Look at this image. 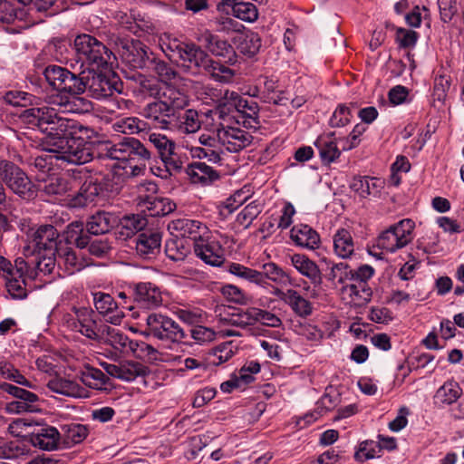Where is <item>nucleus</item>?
I'll return each instance as SVG.
<instances>
[{
    "mask_svg": "<svg viewBox=\"0 0 464 464\" xmlns=\"http://www.w3.org/2000/svg\"><path fill=\"white\" fill-rule=\"evenodd\" d=\"M24 123L38 128L46 135L41 143L49 155L38 156L34 165L43 170L47 167L46 158H54L71 164L81 165L91 161L94 155L92 145L88 142L96 136L93 129L74 119L61 117L51 107H33L21 114Z\"/></svg>",
    "mask_w": 464,
    "mask_h": 464,
    "instance_id": "1",
    "label": "nucleus"
},
{
    "mask_svg": "<svg viewBox=\"0 0 464 464\" xmlns=\"http://www.w3.org/2000/svg\"><path fill=\"white\" fill-rule=\"evenodd\" d=\"M99 153L119 161H146L150 160L151 152L140 140L124 137L112 144L109 140L98 141Z\"/></svg>",
    "mask_w": 464,
    "mask_h": 464,
    "instance_id": "2",
    "label": "nucleus"
},
{
    "mask_svg": "<svg viewBox=\"0 0 464 464\" xmlns=\"http://www.w3.org/2000/svg\"><path fill=\"white\" fill-rule=\"evenodd\" d=\"M74 48L79 59L87 63L92 69L103 68L115 59L112 52L90 34L78 35L74 40Z\"/></svg>",
    "mask_w": 464,
    "mask_h": 464,
    "instance_id": "3",
    "label": "nucleus"
},
{
    "mask_svg": "<svg viewBox=\"0 0 464 464\" xmlns=\"http://www.w3.org/2000/svg\"><path fill=\"white\" fill-rule=\"evenodd\" d=\"M144 334L168 343H180L188 336L176 321L161 313L148 314Z\"/></svg>",
    "mask_w": 464,
    "mask_h": 464,
    "instance_id": "4",
    "label": "nucleus"
},
{
    "mask_svg": "<svg viewBox=\"0 0 464 464\" xmlns=\"http://www.w3.org/2000/svg\"><path fill=\"white\" fill-rule=\"evenodd\" d=\"M27 263L17 258L14 265L4 256H0V276L5 281L6 291L13 299H24L27 296L25 276Z\"/></svg>",
    "mask_w": 464,
    "mask_h": 464,
    "instance_id": "5",
    "label": "nucleus"
},
{
    "mask_svg": "<svg viewBox=\"0 0 464 464\" xmlns=\"http://www.w3.org/2000/svg\"><path fill=\"white\" fill-rule=\"evenodd\" d=\"M93 311L87 308L75 309L73 314H65L62 318L63 326L80 333L90 340L99 342L106 324H98Z\"/></svg>",
    "mask_w": 464,
    "mask_h": 464,
    "instance_id": "6",
    "label": "nucleus"
},
{
    "mask_svg": "<svg viewBox=\"0 0 464 464\" xmlns=\"http://www.w3.org/2000/svg\"><path fill=\"white\" fill-rule=\"evenodd\" d=\"M0 179L11 191L24 199L29 200L36 196L35 185L18 166L11 161H0Z\"/></svg>",
    "mask_w": 464,
    "mask_h": 464,
    "instance_id": "7",
    "label": "nucleus"
},
{
    "mask_svg": "<svg viewBox=\"0 0 464 464\" xmlns=\"http://www.w3.org/2000/svg\"><path fill=\"white\" fill-rule=\"evenodd\" d=\"M415 223L405 218L383 231L377 238V246L387 252L394 253L413 240Z\"/></svg>",
    "mask_w": 464,
    "mask_h": 464,
    "instance_id": "8",
    "label": "nucleus"
},
{
    "mask_svg": "<svg viewBox=\"0 0 464 464\" xmlns=\"http://www.w3.org/2000/svg\"><path fill=\"white\" fill-rule=\"evenodd\" d=\"M78 82L82 88L76 94L88 92L95 99H102L112 95L116 90L115 84L104 74L97 72L95 69H88L79 73Z\"/></svg>",
    "mask_w": 464,
    "mask_h": 464,
    "instance_id": "9",
    "label": "nucleus"
},
{
    "mask_svg": "<svg viewBox=\"0 0 464 464\" xmlns=\"http://www.w3.org/2000/svg\"><path fill=\"white\" fill-rule=\"evenodd\" d=\"M116 44L122 60L132 68H147L154 54L139 40L119 38Z\"/></svg>",
    "mask_w": 464,
    "mask_h": 464,
    "instance_id": "10",
    "label": "nucleus"
},
{
    "mask_svg": "<svg viewBox=\"0 0 464 464\" xmlns=\"http://www.w3.org/2000/svg\"><path fill=\"white\" fill-rule=\"evenodd\" d=\"M175 51L182 65L195 73L200 71L206 72L212 64L209 55L195 44L178 43Z\"/></svg>",
    "mask_w": 464,
    "mask_h": 464,
    "instance_id": "11",
    "label": "nucleus"
},
{
    "mask_svg": "<svg viewBox=\"0 0 464 464\" xmlns=\"http://www.w3.org/2000/svg\"><path fill=\"white\" fill-rule=\"evenodd\" d=\"M59 233L52 225H43L37 228H30L27 232L28 246L24 251L38 253L42 250L57 251V239Z\"/></svg>",
    "mask_w": 464,
    "mask_h": 464,
    "instance_id": "12",
    "label": "nucleus"
},
{
    "mask_svg": "<svg viewBox=\"0 0 464 464\" xmlns=\"http://www.w3.org/2000/svg\"><path fill=\"white\" fill-rule=\"evenodd\" d=\"M102 334L99 342L110 344L114 349L121 352H131L136 353L137 351H147L148 354L154 353L156 350L144 342L138 343L130 340L127 335L108 324H105Z\"/></svg>",
    "mask_w": 464,
    "mask_h": 464,
    "instance_id": "13",
    "label": "nucleus"
},
{
    "mask_svg": "<svg viewBox=\"0 0 464 464\" xmlns=\"http://www.w3.org/2000/svg\"><path fill=\"white\" fill-rule=\"evenodd\" d=\"M44 75L49 85L60 92L76 94L79 88H82L81 82H78L79 74L76 75L63 67L48 65L44 70Z\"/></svg>",
    "mask_w": 464,
    "mask_h": 464,
    "instance_id": "14",
    "label": "nucleus"
},
{
    "mask_svg": "<svg viewBox=\"0 0 464 464\" xmlns=\"http://www.w3.org/2000/svg\"><path fill=\"white\" fill-rule=\"evenodd\" d=\"M194 246L195 255L206 264L219 266L225 261L224 249L220 243L208 233L202 236Z\"/></svg>",
    "mask_w": 464,
    "mask_h": 464,
    "instance_id": "15",
    "label": "nucleus"
},
{
    "mask_svg": "<svg viewBox=\"0 0 464 464\" xmlns=\"http://www.w3.org/2000/svg\"><path fill=\"white\" fill-rule=\"evenodd\" d=\"M149 142L156 149L160 158L167 167L162 178H167L169 169L178 170L181 168V163L174 159L175 142L169 139L166 135L151 132L148 135Z\"/></svg>",
    "mask_w": 464,
    "mask_h": 464,
    "instance_id": "16",
    "label": "nucleus"
},
{
    "mask_svg": "<svg viewBox=\"0 0 464 464\" xmlns=\"http://www.w3.org/2000/svg\"><path fill=\"white\" fill-rule=\"evenodd\" d=\"M218 137L220 139L223 149L234 153L246 149L253 141V136L247 130L223 124L218 128Z\"/></svg>",
    "mask_w": 464,
    "mask_h": 464,
    "instance_id": "17",
    "label": "nucleus"
},
{
    "mask_svg": "<svg viewBox=\"0 0 464 464\" xmlns=\"http://www.w3.org/2000/svg\"><path fill=\"white\" fill-rule=\"evenodd\" d=\"M170 233L179 238H189L193 240V245L202 236L208 233V227L199 220L188 218H178L172 220L169 226Z\"/></svg>",
    "mask_w": 464,
    "mask_h": 464,
    "instance_id": "18",
    "label": "nucleus"
},
{
    "mask_svg": "<svg viewBox=\"0 0 464 464\" xmlns=\"http://www.w3.org/2000/svg\"><path fill=\"white\" fill-rule=\"evenodd\" d=\"M133 299L141 307L154 309L163 304L160 288L151 282H140L132 285Z\"/></svg>",
    "mask_w": 464,
    "mask_h": 464,
    "instance_id": "19",
    "label": "nucleus"
},
{
    "mask_svg": "<svg viewBox=\"0 0 464 464\" xmlns=\"http://www.w3.org/2000/svg\"><path fill=\"white\" fill-rule=\"evenodd\" d=\"M198 146H192L190 152L194 158L207 159L212 163L222 160L223 146L218 135L216 137L203 133L198 138Z\"/></svg>",
    "mask_w": 464,
    "mask_h": 464,
    "instance_id": "20",
    "label": "nucleus"
},
{
    "mask_svg": "<svg viewBox=\"0 0 464 464\" xmlns=\"http://www.w3.org/2000/svg\"><path fill=\"white\" fill-rule=\"evenodd\" d=\"M224 99L226 102H227V110L234 108L246 119L245 123L246 122L249 125H252V123H257L259 112L257 102L253 100L243 98L237 92L229 90H226L224 92Z\"/></svg>",
    "mask_w": 464,
    "mask_h": 464,
    "instance_id": "21",
    "label": "nucleus"
},
{
    "mask_svg": "<svg viewBox=\"0 0 464 464\" xmlns=\"http://www.w3.org/2000/svg\"><path fill=\"white\" fill-rule=\"evenodd\" d=\"M101 366L107 374L124 382H132L138 377H143L148 368L140 362L126 361L119 364L102 362Z\"/></svg>",
    "mask_w": 464,
    "mask_h": 464,
    "instance_id": "22",
    "label": "nucleus"
},
{
    "mask_svg": "<svg viewBox=\"0 0 464 464\" xmlns=\"http://www.w3.org/2000/svg\"><path fill=\"white\" fill-rule=\"evenodd\" d=\"M56 260L58 266L63 267L68 275H73L92 264L89 257L69 246L57 249Z\"/></svg>",
    "mask_w": 464,
    "mask_h": 464,
    "instance_id": "23",
    "label": "nucleus"
},
{
    "mask_svg": "<svg viewBox=\"0 0 464 464\" xmlns=\"http://www.w3.org/2000/svg\"><path fill=\"white\" fill-rule=\"evenodd\" d=\"M79 95L80 94H71L70 97L66 98H53L50 107L53 108L61 117L66 119L68 118L62 115V113L72 112L82 114L91 111L92 110V102ZM44 107H49V105H44Z\"/></svg>",
    "mask_w": 464,
    "mask_h": 464,
    "instance_id": "24",
    "label": "nucleus"
},
{
    "mask_svg": "<svg viewBox=\"0 0 464 464\" xmlns=\"http://www.w3.org/2000/svg\"><path fill=\"white\" fill-rule=\"evenodd\" d=\"M47 388L53 392L66 397L80 399L89 397V392L77 381L66 377L55 376L50 379L47 382Z\"/></svg>",
    "mask_w": 464,
    "mask_h": 464,
    "instance_id": "25",
    "label": "nucleus"
},
{
    "mask_svg": "<svg viewBox=\"0 0 464 464\" xmlns=\"http://www.w3.org/2000/svg\"><path fill=\"white\" fill-rule=\"evenodd\" d=\"M200 41L212 54L223 58L226 63L233 64L237 62L234 48L227 41L221 40L208 31L202 34Z\"/></svg>",
    "mask_w": 464,
    "mask_h": 464,
    "instance_id": "26",
    "label": "nucleus"
},
{
    "mask_svg": "<svg viewBox=\"0 0 464 464\" xmlns=\"http://www.w3.org/2000/svg\"><path fill=\"white\" fill-rule=\"evenodd\" d=\"M289 258L290 264L299 274L309 279L312 285H320L322 284V273L314 261L304 254H293Z\"/></svg>",
    "mask_w": 464,
    "mask_h": 464,
    "instance_id": "27",
    "label": "nucleus"
},
{
    "mask_svg": "<svg viewBox=\"0 0 464 464\" xmlns=\"http://www.w3.org/2000/svg\"><path fill=\"white\" fill-rule=\"evenodd\" d=\"M161 236L158 232H143L135 238L137 255L143 259H152L160 251Z\"/></svg>",
    "mask_w": 464,
    "mask_h": 464,
    "instance_id": "28",
    "label": "nucleus"
},
{
    "mask_svg": "<svg viewBox=\"0 0 464 464\" xmlns=\"http://www.w3.org/2000/svg\"><path fill=\"white\" fill-rule=\"evenodd\" d=\"M93 303L96 310L101 314L108 316L107 321L109 323L114 325L121 324L123 314L116 311L118 307L117 303L111 295L102 292L94 293Z\"/></svg>",
    "mask_w": 464,
    "mask_h": 464,
    "instance_id": "29",
    "label": "nucleus"
},
{
    "mask_svg": "<svg viewBox=\"0 0 464 464\" xmlns=\"http://www.w3.org/2000/svg\"><path fill=\"white\" fill-rule=\"evenodd\" d=\"M275 295L289 305L297 315L306 317L312 314L311 303L296 290L287 289L286 291H282L277 288L275 290Z\"/></svg>",
    "mask_w": 464,
    "mask_h": 464,
    "instance_id": "30",
    "label": "nucleus"
},
{
    "mask_svg": "<svg viewBox=\"0 0 464 464\" xmlns=\"http://www.w3.org/2000/svg\"><path fill=\"white\" fill-rule=\"evenodd\" d=\"M142 117L162 130L169 129V118L172 117L160 100L147 103L140 112Z\"/></svg>",
    "mask_w": 464,
    "mask_h": 464,
    "instance_id": "31",
    "label": "nucleus"
},
{
    "mask_svg": "<svg viewBox=\"0 0 464 464\" xmlns=\"http://www.w3.org/2000/svg\"><path fill=\"white\" fill-rule=\"evenodd\" d=\"M101 186L93 179L83 182L78 192L71 196L70 206L72 208H83L93 203L101 192Z\"/></svg>",
    "mask_w": 464,
    "mask_h": 464,
    "instance_id": "32",
    "label": "nucleus"
},
{
    "mask_svg": "<svg viewBox=\"0 0 464 464\" xmlns=\"http://www.w3.org/2000/svg\"><path fill=\"white\" fill-rule=\"evenodd\" d=\"M161 102L168 107V111L172 116L183 110L188 104V96L180 90L171 85H165L160 95Z\"/></svg>",
    "mask_w": 464,
    "mask_h": 464,
    "instance_id": "33",
    "label": "nucleus"
},
{
    "mask_svg": "<svg viewBox=\"0 0 464 464\" xmlns=\"http://www.w3.org/2000/svg\"><path fill=\"white\" fill-rule=\"evenodd\" d=\"M314 146L319 151V156L324 164H331L341 155V150L337 146L334 132L319 136L314 141Z\"/></svg>",
    "mask_w": 464,
    "mask_h": 464,
    "instance_id": "34",
    "label": "nucleus"
},
{
    "mask_svg": "<svg viewBox=\"0 0 464 464\" xmlns=\"http://www.w3.org/2000/svg\"><path fill=\"white\" fill-rule=\"evenodd\" d=\"M117 223L118 218L114 214L98 211L89 218L86 229L92 235H102L108 233Z\"/></svg>",
    "mask_w": 464,
    "mask_h": 464,
    "instance_id": "35",
    "label": "nucleus"
},
{
    "mask_svg": "<svg viewBox=\"0 0 464 464\" xmlns=\"http://www.w3.org/2000/svg\"><path fill=\"white\" fill-rule=\"evenodd\" d=\"M186 173L193 184L207 186L218 179V174L203 162H194L186 169Z\"/></svg>",
    "mask_w": 464,
    "mask_h": 464,
    "instance_id": "36",
    "label": "nucleus"
},
{
    "mask_svg": "<svg viewBox=\"0 0 464 464\" xmlns=\"http://www.w3.org/2000/svg\"><path fill=\"white\" fill-rule=\"evenodd\" d=\"M382 188L383 181L377 178L354 177L350 183V188L361 198L377 197Z\"/></svg>",
    "mask_w": 464,
    "mask_h": 464,
    "instance_id": "37",
    "label": "nucleus"
},
{
    "mask_svg": "<svg viewBox=\"0 0 464 464\" xmlns=\"http://www.w3.org/2000/svg\"><path fill=\"white\" fill-rule=\"evenodd\" d=\"M291 239L298 246L316 249L320 245L318 233L307 225H297L291 229Z\"/></svg>",
    "mask_w": 464,
    "mask_h": 464,
    "instance_id": "38",
    "label": "nucleus"
},
{
    "mask_svg": "<svg viewBox=\"0 0 464 464\" xmlns=\"http://www.w3.org/2000/svg\"><path fill=\"white\" fill-rule=\"evenodd\" d=\"M334 252L343 259L350 258L354 253L355 244L351 231L338 228L333 236Z\"/></svg>",
    "mask_w": 464,
    "mask_h": 464,
    "instance_id": "39",
    "label": "nucleus"
},
{
    "mask_svg": "<svg viewBox=\"0 0 464 464\" xmlns=\"http://www.w3.org/2000/svg\"><path fill=\"white\" fill-rule=\"evenodd\" d=\"M36 193L47 197L48 200L52 198L63 196L70 189L69 182L63 178L57 176L49 177L47 179L38 181L35 187Z\"/></svg>",
    "mask_w": 464,
    "mask_h": 464,
    "instance_id": "40",
    "label": "nucleus"
},
{
    "mask_svg": "<svg viewBox=\"0 0 464 464\" xmlns=\"http://www.w3.org/2000/svg\"><path fill=\"white\" fill-rule=\"evenodd\" d=\"M60 433L56 428L45 426L32 433L31 441L42 450H52L56 449Z\"/></svg>",
    "mask_w": 464,
    "mask_h": 464,
    "instance_id": "41",
    "label": "nucleus"
},
{
    "mask_svg": "<svg viewBox=\"0 0 464 464\" xmlns=\"http://www.w3.org/2000/svg\"><path fill=\"white\" fill-rule=\"evenodd\" d=\"M148 225V220L141 215H130L123 217L118 228V238L126 240L142 230Z\"/></svg>",
    "mask_w": 464,
    "mask_h": 464,
    "instance_id": "42",
    "label": "nucleus"
},
{
    "mask_svg": "<svg viewBox=\"0 0 464 464\" xmlns=\"http://www.w3.org/2000/svg\"><path fill=\"white\" fill-rule=\"evenodd\" d=\"M80 379L87 387L98 391L105 390L109 382L108 376L100 369L85 366L80 372Z\"/></svg>",
    "mask_w": 464,
    "mask_h": 464,
    "instance_id": "43",
    "label": "nucleus"
},
{
    "mask_svg": "<svg viewBox=\"0 0 464 464\" xmlns=\"http://www.w3.org/2000/svg\"><path fill=\"white\" fill-rule=\"evenodd\" d=\"M343 292L351 298L355 305L362 306L371 301L372 292L368 285L350 282L343 286Z\"/></svg>",
    "mask_w": 464,
    "mask_h": 464,
    "instance_id": "44",
    "label": "nucleus"
},
{
    "mask_svg": "<svg viewBox=\"0 0 464 464\" xmlns=\"http://www.w3.org/2000/svg\"><path fill=\"white\" fill-rule=\"evenodd\" d=\"M461 393L462 390L456 382H445L435 393V403L440 406L452 404L460 397Z\"/></svg>",
    "mask_w": 464,
    "mask_h": 464,
    "instance_id": "45",
    "label": "nucleus"
},
{
    "mask_svg": "<svg viewBox=\"0 0 464 464\" xmlns=\"http://www.w3.org/2000/svg\"><path fill=\"white\" fill-rule=\"evenodd\" d=\"M236 350L237 346L233 342L223 343L209 352L207 357V362L208 365H220L232 358Z\"/></svg>",
    "mask_w": 464,
    "mask_h": 464,
    "instance_id": "46",
    "label": "nucleus"
},
{
    "mask_svg": "<svg viewBox=\"0 0 464 464\" xmlns=\"http://www.w3.org/2000/svg\"><path fill=\"white\" fill-rule=\"evenodd\" d=\"M165 253L173 261H182L190 253V246L185 239L174 237L166 242Z\"/></svg>",
    "mask_w": 464,
    "mask_h": 464,
    "instance_id": "47",
    "label": "nucleus"
},
{
    "mask_svg": "<svg viewBox=\"0 0 464 464\" xmlns=\"http://www.w3.org/2000/svg\"><path fill=\"white\" fill-rule=\"evenodd\" d=\"M147 127V122L138 117L121 118L112 123L115 131L128 135L138 134L144 131Z\"/></svg>",
    "mask_w": 464,
    "mask_h": 464,
    "instance_id": "48",
    "label": "nucleus"
},
{
    "mask_svg": "<svg viewBox=\"0 0 464 464\" xmlns=\"http://www.w3.org/2000/svg\"><path fill=\"white\" fill-rule=\"evenodd\" d=\"M222 320L227 322L229 324L247 330L251 334H254V307H248L241 310L238 313L232 314L228 317Z\"/></svg>",
    "mask_w": 464,
    "mask_h": 464,
    "instance_id": "49",
    "label": "nucleus"
},
{
    "mask_svg": "<svg viewBox=\"0 0 464 464\" xmlns=\"http://www.w3.org/2000/svg\"><path fill=\"white\" fill-rule=\"evenodd\" d=\"M261 47V38L254 32L242 34L237 37V49L243 54L254 56Z\"/></svg>",
    "mask_w": 464,
    "mask_h": 464,
    "instance_id": "50",
    "label": "nucleus"
},
{
    "mask_svg": "<svg viewBox=\"0 0 464 464\" xmlns=\"http://www.w3.org/2000/svg\"><path fill=\"white\" fill-rule=\"evenodd\" d=\"M226 269L230 274L241 279L258 285H263V274H260L257 270L246 267L239 263H229Z\"/></svg>",
    "mask_w": 464,
    "mask_h": 464,
    "instance_id": "51",
    "label": "nucleus"
},
{
    "mask_svg": "<svg viewBox=\"0 0 464 464\" xmlns=\"http://www.w3.org/2000/svg\"><path fill=\"white\" fill-rule=\"evenodd\" d=\"M149 62L147 69L153 71L158 75L160 82L167 83L177 77V72L172 66L157 58L154 54Z\"/></svg>",
    "mask_w": 464,
    "mask_h": 464,
    "instance_id": "52",
    "label": "nucleus"
},
{
    "mask_svg": "<svg viewBox=\"0 0 464 464\" xmlns=\"http://www.w3.org/2000/svg\"><path fill=\"white\" fill-rule=\"evenodd\" d=\"M232 14L235 17L247 23H253L258 18L257 8L250 2L239 1L232 4Z\"/></svg>",
    "mask_w": 464,
    "mask_h": 464,
    "instance_id": "53",
    "label": "nucleus"
},
{
    "mask_svg": "<svg viewBox=\"0 0 464 464\" xmlns=\"http://www.w3.org/2000/svg\"><path fill=\"white\" fill-rule=\"evenodd\" d=\"M259 273L263 274V285L266 284V279L276 284H286L290 281V276L273 262L264 264L262 271H259Z\"/></svg>",
    "mask_w": 464,
    "mask_h": 464,
    "instance_id": "54",
    "label": "nucleus"
},
{
    "mask_svg": "<svg viewBox=\"0 0 464 464\" xmlns=\"http://www.w3.org/2000/svg\"><path fill=\"white\" fill-rule=\"evenodd\" d=\"M151 216H166L173 212L176 204L167 198H152L145 204Z\"/></svg>",
    "mask_w": 464,
    "mask_h": 464,
    "instance_id": "55",
    "label": "nucleus"
},
{
    "mask_svg": "<svg viewBox=\"0 0 464 464\" xmlns=\"http://www.w3.org/2000/svg\"><path fill=\"white\" fill-rule=\"evenodd\" d=\"M67 444H78L82 442L88 435V430L82 424L70 423L61 427Z\"/></svg>",
    "mask_w": 464,
    "mask_h": 464,
    "instance_id": "56",
    "label": "nucleus"
},
{
    "mask_svg": "<svg viewBox=\"0 0 464 464\" xmlns=\"http://www.w3.org/2000/svg\"><path fill=\"white\" fill-rule=\"evenodd\" d=\"M0 375L11 382L17 384L33 388V384L28 381L12 363L1 361L0 362Z\"/></svg>",
    "mask_w": 464,
    "mask_h": 464,
    "instance_id": "57",
    "label": "nucleus"
},
{
    "mask_svg": "<svg viewBox=\"0 0 464 464\" xmlns=\"http://www.w3.org/2000/svg\"><path fill=\"white\" fill-rule=\"evenodd\" d=\"M262 209L263 207L260 203L252 201L237 214V222L244 228H247L262 212Z\"/></svg>",
    "mask_w": 464,
    "mask_h": 464,
    "instance_id": "58",
    "label": "nucleus"
},
{
    "mask_svg": "<svg viewBox=\"0 0 464 464\" xmlns=\"http://www.w3.org/2000/svg\"><path fill=\"white\" fill-rule=\"evenodd\" d=\"M201 127L198 113L197 111L187 110L181 117L179 130L182 133H196Z\"/></svg>",
    "mask_w": 464,
    "mask_h": 464,
    "instance_id": "59",
    "label": "nucleus"
},
{
    "mask_svg": "<svg viewBox=\"0 0 464 464\" xmlns=\"http://www.w3.org/2000/svg\"><path fill=\"white\" fill-rule=\"evenodd\" d=\"M351 279H353L352 269L346 263L340 262L332 266L328 280H337L339 284L345 285L351 282Z\"/></svg>",
    "mask_w": 464,
    "mask_h": 464,
    "instance_id": "60",
    "label": "nucleus"
},
{
    "mask_svg": "<svg viewBox=\"0 0 464 464\" xmlns=\"http://www.w3.org/2000/svg\"><path fill=\"white\" fill-rule=\"evenodd\" d=\"M206 72L210 74L214 80L226 83L232 82L235 76V72L232 69L214 60H212V64L207 69Z\"/></svg>",
    "mask_w": 464,
    "mask_h": 464,
    "instance_id": "61",
    "label": "nucleus"
},
{
    "mask_svg": "<svg viewBox=\"0 0 464 464\" xmlns=\"http://www.w3.org/2000/svg\"><path fill=\"white\" fill-rule=\"evenodd\" d=\"M198 97L207 104L213 102H219L220 106H227L224 99V92L221 90L211 87L209 85H202L198 89Z\"/></svg>",
    "mask_w": 464,
    "mask_h": 464,
    "instance_id": "62",
    "label": "nucleus"
},
{
    "mask_svg": "<svg viewBox=\"0 0 464 464\" xmlns=\"http://www.w3.org/2000/svg\"><path fill=\"white\" fill-rule=\"evenodd\" d=\"M352 110L346 104H339L333 112L329 124L333 128L344 127L350 123L352 119Z\"/></svg>",
    "mask_w": 464,
    "mask_h": 464,
    "instance_id": "63",
    "label": "nucleus"
},
{
    "mask_svg": "<svg viewBox=\"0 0 464 464\" xmlns=\"http://www.w3.org/2000/svg\"><path fill=\"white\" fill-rule=\"evenodd\" d=\"M381 450L377 442L365 440L360 443L359 450L355 452V459L360 461L380 457Z\"/></svg>",
    "mask_w": 464,
    "mask_h": 464,
    "instance_id": "64",
    "label": "nucleus"
}]
</instances>
